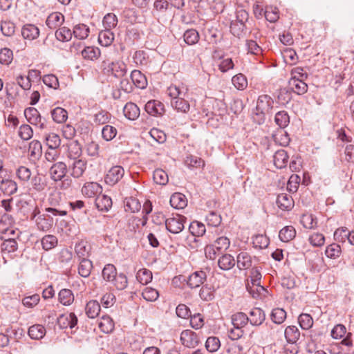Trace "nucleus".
<instances>
[{"label":"nucleus","instance_id":"obj_38","mask_svg":"<svg viewBox=\"0 0 354 354\" xmlns=\"http://www.w3.org/2000/svg\"><path fill=\"white\" fill-rule=\"evenodd\" d=\"M239 16L241 17V19L239 20V21L232 22L230 26L231 32L234 35H239V33L236 32L235 30L236 26L238 27L240 31H243L245 27L244 21L247 20L248 19V13L244 10H241L239 12V15L237 16V17L239 18Z\"/></svg>","mask_w":354,"mask_h":354},{"label":"nucleus","instance_id":"obj_11","mask_svg":"<svg viewBox=\"0 0 354 354\" xmlns=\"http://www.w3.org/2000/svg\"><path fill=\"white\" fill-rule=\"evenodd\" d=\"M207 279L206 272L203 270L196 271L188 279L187 285L191 288H196L203 284Z\"/></svg>","mask_w":354,"mask_h":354},{"label":"nucleus","instance_id":"obj_59","mask_svg":"<svg viewBox=\"0 0 354 354\" xmlns=\"http://www.w3.org/2000/svg\"><path fill=\"white\" fill-rule=\"evenodd\" d=\"M233 85L238 89L243 91L248 86V80L245 75L241 73L234 75L232 79Z\"/></svg>","mask_w":354,"mask_h":354},{"label":"nucleus","instance_id":"obj_57","mask_svg":"<svg viewBox=\"0 0 354 354\" xmlns=\"http://www.w3.org/2000/svg\"><path fill=\"white\" fill-rule=\"evenodd\" d=\"M349 230L346 227L337 228L334 232V239L338 243H344L348 241Z\"/></svg>","mask_w":354,"mask_h":354},{"label":"nucleus","instance_id":"obj_12","mask_svg":"<svg viewBox=\"0 0 354 354\" xmlns=\"http://www.w3.org/2000/svg\"><path fill=\"white\" fill-rule=\"evenodd\" d=\"M289 86L292 91L297 95H303L308 91V85L304 80H300L296 75L292 77L289 81Z\"/></svg>","mask_w":354,"mask_h":354},{"label":"nucleus","instance_id":"obj_1","mask_svg":"<svg viewBox=\"0 0 354 354\" xmlns=\"http://www.w3.org/2000/svg\"><path fill=\"white\" fill-rule=\"evenodd\" d=\"M167 94L171 97V104L178 112L187 113L190 109V104L184 97L187 94V89L182 90L179 86L171 85L167 88Z\"/></svg>","mask_w":354,"mask_h":354},{"label":"nucleus","instance_id":"obj_47","mask_svg":"<svg viewBox=\"0 0 354 354\" xmlns=\"http://www.w3.org/2000/svg\"><path fill=\"white\" fill-rule=\"evenodd\" d=\"M58 243L57 238L51 234L44 236L41 239L42 248L45 250H50L57 246Z\"/></svg>","mask_w":354,"mask_h":354},{"label":"nucleus","instance_id":"obj_2","mask_svg":"<svg viewBox=\"0 0 354 354\" xmlns=\"http://www.w3.org/2000/svg\"><path fill=\"white\" fill-rule=\"evenodd\" d=\"M274 101L268 95H260L257 102L256 114L260 116V120H264V115L270 113L273 107Z\"/></svg>","mask_w":354,"mask_h":354},{"label":"nucleus","instance_id":"obj_15","mask_svg":"<svg viewBox=\"0 0 354 354\" xmlns=\"http://www.w3.org/2000/svg\"><path fill=\"white\" fill-rule=\"evenodd\" d=\"M277 204L282 210H290L294 206V201L289 194L282 193L277 196Z\"/></svg>","mask_w":354,"mask_h":354},{"label":"nucleus","instance_id":"obj_62","mask_svg":"<svg viewBox=\"0 0 354 354\" xmlns=\"http://www.w3.org/2000/svg\"><path fill=\"white\" fill-rule=\"evenodd\" d=\"M30 184L37 192L43 191L46 186L44 178L39 174H37L32 178Z\"/></svg>","mask_w":354,"mask_h":354},{"label":"nucleus","instance_id":"obj_19","mask_svg":"<svg viewBox=\"0 0 354 354\" xmlns=\"http://www.w3.org/2000/svg\"><path fill=\"white\" fill-rule=\"evenodd\" d=\"M123 113L127 119L134 120L140 115V109L136 104L128 102L124 106Z\"/></svg>","mask_w":354,"mask_h":354},{"label":"nucleus","instance_id":"obj_54","mask_svg":"<svg viewBox=\"0 0 354 354\" xmlns=\"http://www.w3.org/2000/svg\"><path fill=\"white\" fill-rule=\"evenodd\" d=\"M212 245L216 249L218 252L222 253L229 248L230 241L227 237L221 236L216 239Z\"/></svg>","mask_w":354,"mask_h":354},{"label":"nucleus","instance_id":"obj_34","mask_svg":"<svg viewBox=\"0 0 354 354\" xmlns=\"http://www.w3.org/2000/svg\"><path fill=\"white\" fill-rule=\"evenodd\" d=\"M98 327L103 333H109L113 330L114 324L109 316L105 315L99 321Z\"/></svg>","mask_w":354,"mask_h":354},{"label":"nucleus","instance_id":"obj_32","mask_svg":"<svg viewBox=\"0 0 354 354\" xmlns=\"http://www.w3.org/2000/svg\"><path fill=\"white\" fill-rule=\"evenodd\" d=\"M218 264L221 270H229L234 266L235 260L232 255L226 254L220 257Z\"/></svg>","mask_w":354,"mask_h":354},{"label":"nucleus","instance_id":"obj_37","mask_svg":"<svg viewBox=\"0 0 354 354\" xmlns=\"http://www.w3.org/2000/svg\"><path fill=\"white\" fill-rule=\"evenodd\" d=\"M53 120L57 123H63L68 118L67 111L62 107H56L51 111Z\"/></svg>","mask_w":354,"mask_h":354},{"label":"nucleus","instance_id":"obj_52","mask_svg":"<svg viewBox=\"0 0 354 354\" xmlns=\"http://www.w3.org/2000/svg\"><path fill=\"white\" fill-rule=\"evenodd\" d=\"M274 121L280 128H285L290 122L288 114L285 111H279L276 113Z\"/></svg>","mask_w":354,"mask_h":354},{"label":"nucleus","instance_id":"obj_29","mask_svg":"<svg viewBox=\"0 0 354 354\" xmlns=\"http://www.w3.org/2000/svg\"><path fill=\"white\" fill-rule=\"evenodd\" d=\"M109 68L112 75L118 78L124 77L127 73V66L122 62H112Z\"/></svg>","mask_w":354,"mask_h":354},{"label":"nucleus","instance_id":"obj_6","mask_svg":"<svg viewBox=\"0 0 354 354\" xmlns=\"http://www.w3.org/2000/svg\"><path fill=\"white\" fill-rule=\"evenodd\" d=\"M180 339L181 344L187 348H194L196 347L200 343L198 335L196 333L188 329L182 331Z\"/></svg>","mask_w":354,"mask_h":354},{"label":"nucleus","instance_id":"obj_46","mask_svg":"<svg viewBox=\"0 0 354 354\" xmlns=\"http://www.w3.org/2000/svg\"><path fill=\"white\" fill-rule=\"evenodd\" d=\"M46 144L50 149H57L61 144L59 136L55 133H50L45 137Z\"/></svg>","mask_w":354,"mask_h":354},{"label":"nucleus","instance_id":"obj_43","mask_svg":"<svg viewBox=\"0 0 354 354\" xmlns=\"http://www.w3.org/2000/svg\"><path fill=\"white\" fill-rule=\"evenodd\" d=\"M117 274V270L113 264L106 265L102 272L104 280L109 282H111Z\"/></svg>","mask_w":354,"mask_h":354},{"label":"nucleus","instance_id":"obj_7","mask_svg":"<svg viewBox=\"0 0 354 354\" xmlns=\"http://www.w3.org/2000/svg\"><path fill=\"white\" fill-rule=\"evenodd\" d=\"M124 169L122 167L116 165L112 167L106 174L104 180L109 185L118 183L124 176Z\"/></svg>","mask_w":354,"mask_h":354},{"label":"nucleus","instance_id":"obj_26","mask_svg":"<svg viewBox=\"0 0 354 354\" xmlns=\"http://www.w3.org/2000/svg\"><path fill=\"white\" fill-rule=\"evenodd\" d=\"M284 335L288 343H296L300 337V332L295 326H289L286 328Z\"/></svg>","mask_w":354,"mask_h":354},{"label":"nucleus","instance_id":"obj_49","mask_svg":"<svg viewBox=\"0 0 354 354\" xmlns=\"http://www.w3.org/2000/svg\"><path fill=\"white\" fill-rule=\"evenodd\" d=\"M36 223L38 230L46 232L48 231L53 226V218H46V217H41L39 216L36 219Z\"/></svg>","mask_w":354,"mask_h":354},{"label":"nucleus","instance_id":"obj_60","mask_svg":"<svg viewBox=\"0 0 354 354\" xmlns=\"http://www.w3.org/2000/svg\"><path fill=\"white\" fill-rule=\"evenodd\" d=\"M189 230L195 236H203L205 233V227L204 224L198 221H193L190 223Z\"/></svg>","mask_w":354,"mask_h":354},{"label":"nucleus","instance_id":"obj_48","mask_svg":"<svg viewBox=\"0 0 354 354\" xmlns=\"http://www.w3.org/2000/svg\"><path fill=\"white\" fill-rule=\"evenodd\" d=\"M93 268L92 262L88 259H82L79 267L78 272L83 277H88Z\"/></svg>","mask_w":354,"mask_h":354},{"label":"nucleus","instance_id":"obj_55","mask_svg":"<svg viewBox=\"0 0 354 354\" xmlns=\"http://www.w3.org/2000/svg\"><path fill=\"white\" fill-rule=\"evenodd\" d=\"M342 250L337 243H332L328 245L325 250V254L330 259H336L341 254Z\"/></svg>","mask_w":354,"mask_h":354},{"label":"nucleus","instance_id":"obj_28","mask_svg":"<svg viewBox=\"0 0 354 354\" xmlns=\"http://www.w3.org/2000/svg\"><path fill=\"white\" fill-rule=\"evenodd\" d=\"M114 40L113 32L109 29H105L100 32L98 35V41L103 46H109Z\"/></svg>","mask_w":354,"mask_h":354},{"label":"nucleus","instance_id":"obj_44","mask_svg":"<svg viewBox=\"0 0 354 354\" xmlns=\"http://www.w3.org/2000/svg\"><path fill=\"white\" fill-rule=\"evenodd\" d=\"M82 55L84 59L95 60L100 56V50L98 48L88 46L82 51Z\"/></svg>","mask_w":354,"mask_h":354},{"label":"nucleus","instance_id":"obj_64","mask_svg":"<svg viewBox=\"0 0 354 354\" xmlns=\"http://www.w3.org/2000/svg\"><path fill=\"white\" fill-rule=\"evenodd\" d=\"M118 24V18L113 13L106 14L103 19V26L105 29L111 30L115 28Z\"/></svg>","mask_w":354,"mask_h":354},{"label":"nucleus","instance_id":"obj_41","mask_svg":"<svg viewBox=\"0 0 354 354\" xmlns=\"http://www.w3.org/2000/svg\"><path fill=\"white\" fill-rule=\"evenodd\" d=\"M17 248L18 244L16 240L13 238L4 240L1 245V252L4 254L14 252L17 250Z\"/></svg>","mask_w":354,"mask_h":354},{"label":"nucleus","instance_id":"obj_51","mask_svg":"<svg viewBox=\"0 0 354 354\" xmlns=\"http://www.w3.org/2000/svg\"><path fill=\"white\" fill-rule=\"evenodd\" d=\"M111 283L116 289L119 290H124L127 287L128 284L127 277L123 273L117 274Z\"/></svg>","mask_w":354,"mask_h":354},{"label":"nucleus","instance_id":"obj_3","mask_svg":"<svg viewBox=\"0 0 354 354\" xmlns=\"http://www.w3.org/2000/svg\"><path fill=\"white\" fill-rule=\"evenodd\" d=\"M70 161L68 169L71 176L77 179L82 177L87 168V160L85 158H80Z\"/></svg>","mask_w":354,"mask_h":354},{"label":"nucleus","instance_id":"obj_63","mask_svg":"<svg viewBox=\"0 0 354 354\" xmlns=\"http://www.w3.org/2000/svg\"><path fill=\"white\" fill-rule=\"evenodd\" d=\"M301 223L305 228L313 229L317 227V219L312 214H303L301 218Z\"/></svg>","mask_w":354,"mask_h":354},{"label":"nucleus","instance_id":"obj_24","mask_svg":"<svg viewBox=\"0 0 354 354\" xmlns=\"http://www.w3.org/2000/svg\"><path fill=\"white\" fill-rule=\"evenodd\" d=\"M237 267L240 269H248L252 266V258L246 252H241L236 257Z\"/></svg>","mask_w":354,"mask_h":354},{"label":"nucleus","instance_id":"obj_14","mask_svg":"<svg viewBox=\"0 0 354 354\" xmlns=\"http://www.w3.org/2000/svg\"><path fill=\"white\" fill-rule=\"evenodd\" d=\"M21 35L24 39L32 41L39 37V30L33 24H25L21 28Z\"/></svg>","mask_w":354,"mask_h":354},{"label":"nucleus","instance_id":"obj_25","mask_svg":"<svg viewBox=\"0 0 354 354\" xmlns=\"http://www.w3.org/2000/svg\"><path fill=\"white\" fill-rule=\"evenodd\" d=\"M46 328L41 324H35L28 328V335L32 339H42L46 335Z\"/></svg>","mask_w":354,"mask_h":354},{"label":"nucleus","instance_id":"obj_27","mask_svg":"<svg viewBox=\"0 0 354 354\" xmlns=\"http://www.w3.org/2000/svg\"><path fill=\"white\" fill-rule=\"evenodd\" d=\"M85 312L89 318H95L100 312V304L95 300L89 301L86 305Z\"/></svg>","mask_w":354,"mask_h":354},{"label":"nucleus","instance_id":"obj_10","mask_svg":"<svg viewBox=\"0 0 354 354\" xmlns=\"http://www.w3.org/2000/svg\"><path fill=\"white\" fill-rule=\"evenodd\" d=\"M102 192V186L95 182L86 183L82 188V194L88 198L95 197Z\"/></svg>","mask_w":354,"mask_h":354},{"label":"nucleus","instance_id":"obj_36","mask_svg":"<svg viewBox=\"0 0 354 354\" xmlns=\"http://www.w3.org/2000/svg\"><path fill=\"white\" fill-rule=\"evenodd\" d=\"M59 301L64 306L71 305L74 301V295L69 289H62L58 295Z\"/></svg>","mask_w":354,"mask_h":354},{"label":"nucleus","instance_id":"obj_53","mask_svg":"<svg viewBox=\"0 0 354 354\" xmlns=\"http://www.w3.org/2000/svg\"><path fill=\"white\" fill-rule=\"evenodd\" d=\"M137 280L142 284H147L152 280V273L146 268L140 269L136 274Z\"/></svg>","mask_w":354,"mask_h":354},{"label":"nucleus","instance_id":"obj_35","mask_svg":"<svg viewBox=\"0 0 354 354\" xmlns=\"http://www.w3.org/2000/svg\"><path fill=\"white\" fill-rule=\"evenodd\" d=\"M89 32V28L86 25L80 24L74 26L73 35L78 39H84L88 36Z\"/></svg>","mask_w":354,"mask_h":354},{"label":"nucleus","instance_id":"obj_9","mask_svg":"<svg viewBox=\"0 0 354 354\" xmlns=\"http://www.w3.org/2000/svg\"><path fill=\"white\" fill-rule=\"evenodd\" d=\"M248 321L252 326H261L266 319V314L260 308H254L248 315Z\"/></svg>","mask_w":354,"mask_h":354},{"label":"nucleus","instance_id":"obj_50","mask_svg":"<svg viewBox=\"0 0 354 354\" xmlns=\"http://www.w3.org/2000/svg\"><path fill=\"white\" fill-rule=\"evenodd\" d=\"M153 178L156 184L165 185L169 180L167 174L162 169H157L153 171Z\"/></svg>","mask_w":354,"mask_h":354},{"label":"nucleus","instance_id":"obj_33","mask_svg":"<svg viewBox=\"0 0 354 354\" xmlns=\"http://www.w3.org/2000/svg\"><path fill=\"white\" fill-rule=\"evenodd\" d=\"M231 319L233 326L240 328L244 327L249 322L248 315L242 312L232 315Z\"/></svg>","mask_w":354,"mask_h":354},{"label":"nucleus","instance_id":"obj_39","mask_svg":"<svg viewBox=\"0 0 354 354\" xmlns=\"http://www.w3.org/2000/svg\"><path fill=\"white\" fill-rule=\"evenodd\" d=\"M0 189L6 194L12 195L17 190V183L10 179H6L0 183Z\"/></svg>","mask_w":354,"mask_h":354},{"label":"nucleus","instance_id":"obj_18","mask_svg":"<svg viewBox=\"0 0 354 354\" xmlns=\"http://www.w3.org/2000/svg\"><path fill=\"white\" fill-rule=\"evenodd\" d=\"M288 158V155L285 150H278L273 156L274 165L277 168H284L287 165Z\"/></svg>","mask_w":354,"mask_h":354},{"label":"nucleus","instance_id":"obj_23","mask_svg":"<svg viewBox=\"0 0 354 354\" xmlns=\"http://www.w3.org/2000/svg\"><path fill=\"white\" fill-rule=\"evenodd\" d=\"M170 204L175 209H183L187 206V201L185 195L174 193L170 198Z\"/></svg>","mask_w":354,"mask_h":354},{"label":"nucleus","instance_id":"obj_16","mask_svg":"<svg viewBox=\"0 0 354 354\" xmlns=\"http://www.w3.org/2000/svg\"><path fill=\"white\" fill-rule=\"evenodd\" d=\"M42 154V147L39 141L34 140L29 144L28 156L30 160H39Z\"/></svg>","mask_w":354,"mask_h":354},{"label":"nucleus","instance_id":"obj_30","mask_svg":"<svg viewBox=\"0 0 354 354\" xmlns=\"http://www.w3.org/2000/svg\"><path fill=\"white\" fill-rule=\"evenodd\" d=\"M90 245L85 241H80L76 243L75 246V252L76 255L82 259H88V257L90 252Z\"/></svg>","mask_w":354,"mask_h":354},{"label":"nucleus","instance_id":"obj_8","mask_svg":"<svg viewBox=\"0 0 354 354\" xmlns=\"http://www.w3.org/2000/svg\"><path fill=\"white\" fill-rule=\"evenodd\" d=\"M68 170V167L65 162L62 161L57 162L50 168V178L54 181L62 180L66 176Z\"/></svg>","mask_w":354,"mask_h":354},{"label":"nucleus","instance_id":"obj_22","mask_svg":"<svg viewBox=\"0 0 354 354\" xmlns=\"http://www.w3.org/2000/svg\"><path fill=\"white\" fill-rule=\"evenodd\" d=\"M82 153V147L77 140L72 141L68 145L67 157L69 158L70 160L80 159Z\"/></svg>","mask_w":354,"mask_h":354},{"label":"nucleus","instance_id":"obj_4","mask_svg":"<svg viewBox=\"0 0 354 354\" xmlns=\"http://www.w3.org/2000/svg\"><path fill=\"white\" fill-rule=\"evenodd\" d=\"M24 115L27 121L40 129L46 127V120L41 118L38 110L34 107H28L24 110Z\"/></svg>","mask_w":354,"mask_h":354},{"label":"nucleus","instance_id":"obj_20","mask_svg":"<svg viewBox=\"0 0 354 354\" xmlns=\"http://www.w3.org/2000/svg\"><path fill=\"white\" fill-rule=\"evenodd\" d=\"M130 77L133 84L139 88H145L147 86V80L145 75L138 70H133L131 73Z\"/></svg>","mask_w":354,"mask_h":354},{"label":"nucleus","instance_id":"obj_56","mask_svg":"<svg viewBox=\"0 0 354 354\" xmlns=\"http://www.w3.org/2000/svg\"><path fill=\"white\" fill-rule=\"evenodd\" d=\"M15 24L10 21H1V31L6 37L13 35L15 32Z\"/></svg>","mask_w":354,"mask_h":354},{"label":"nucleus","instance_id":"obj_45","mask_svg":"<svg viewBox=\"0 0 354 354\" xmlns=\"http://www.w3.org/2000/svg\"><path fill=\"white\" fill-rule=\"evenodd\" d=\"M199 37V34L195 29L187 30L183 35L184 41L188 45L196 44Z\"/></svg>","mask_w":354,"mask_h":354},{"label":"nucleus","instance_id":"obj_31","mask_svg":"<svg viewBox=\"0 0 354 354\" xmlns=\"http://www.w3.org/2000/svg\"><path fill=\"white\" fill-rule=\"evenodd\" d=\"M295 235L296 231L292 226H286L282 228L279 233V239L286 243L292 240Z\"/></svg>","mask_w":354,"mask_h":354},{"label":"nucleus","instance_id":"obj_42","mask_svg":"<svg viewBox=\"0 0 354 354\" xmlns=\"http://www.w3.org/2000/svg\"><path fill=\"white\" fill-rule=\"evenodd\" d=\"M286 318V312L281 308H274L270 314L271 320L277 324H282Z\"/></svg>","mask_w":354,"mask_h":354},{"label":"nucleus","instance_id":"obj_13","mask_svg":"<svg viewBox=\"0 0 354 354\" xmlns=\"http://www.w3.org/2000/svg\"><path fill=\"white\" fill-rule=\"evenodd\" d=\"M145 111L151 115H162L165 112L164 105L157 100H150L145 104Z\"/></svg>","mask_w":354,"mask_h":354},{"label":"nucleus","instance_id":"obj_17","mask_svg":"<svg viewBox=\"0 0 354 354\" xmlns=\"http://www.w3.org/2000/svg\"><path fill=\"white\" fill-rule=\"evenodd\" d=\"M64 21V17L60 12H53L46 19V24L50 29L60 27Z\"/></svg>","mask_w":354,"mask_h":354},{"label":"nucleus","instance_id":"obj_21","mask_svg":"<svg viewBox=\"0 0 354 354\" xmlns=\"http://www.w3.org/2000/svg\"><path fill=\"white\" fill-rule=\"evenodd\" d=\"M95 206L100 211L108 212L112 207V200L106 195H99L95 199Z\"/></svg>","mask_w":354,"mask_h":354},{"label":"nucleus","instance_id":"obj_61","mask_svg":"<svg viewBox=\"0 0 354 354\" xmlns=\"http://www.w3.org/2000/svg\"><path fill=\"white\" fill-rule=\"evenodd\" d=\"M298 322L299 326L304 330H308L313 325V319L309 314H301L298 317Z\"/></svg>","mask_w":354,"mask_h":354},{"label":"nucleus","instance_id":"obj_58","mask_svg":"<svg viewBox=\"0 0 354 354\" xmlns=\"http://www.w3.org/2000/svg\"><path fill=\"white\" fill-rule=\"evenodd\" d=\"M185 164L189 168H201L204 167V160L195 156H189L185 160Z\"/></svg>","mask_w":354,"mask_h":354},{"label":"nucleus","instance_id":"obj_5","mask_svg":"<svg viewBox=\"0 0 354 354\" xmlns=\"http://www.w3.org/2000/svg\"><path fill=\"white\" fill-rule=\"evenodd\" d=\"M185 221V218L183 216L177 214L165 220V227L172 234H178L184 229Z\"/></svg>","mask_w":354,"mask_h":354},{"label":"nucleus","instance_id":"obj_40","mask_svg":"<svg viewBox=\"0 0 354 354\" xmlns=\"http://www.w3.org/2000/svg\"><path fill=\"white\" fill-rule=\"evenodd\" d=\"M73 32L67 27L63 26L59 28L55 32V37L57 40L65 42L71 39Z\"/></svg>","mask_w":354,"mask_h":354}]
</instances>
